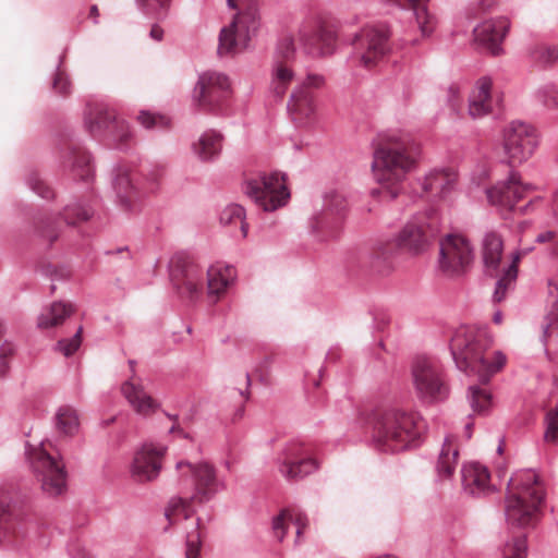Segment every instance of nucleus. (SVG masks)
Wrapping results in <instances>:
<instances>
[{
  "mask_svg": "<svg viewBox=\"0 0 558 558\" xmlns=\"http://www.w3.org/2000/svg\"><path fill=\"white\" fill-rule=\"evenodd\" d=\"M541 341L547 359L558 364V314L557 310L547 312L542 323Z\"/></svg>",
  "mask_w": 558,
  "mask_h": 558,
  "instance_id": "30",
  "label": "nucleus"
},
{
  "mask_svg": "<svg viewBox=\"0 0 558 558\" xmlns=\"http://www.w3.org/2000/svg\"><path fill=\"white\" fill-rule=\"evenodd\" d=\"M137 120L145 129L165 128L168 124L165 117L156 116L149 111H141Z\"/></svg>",
  "mask_w": 558,
  "mask_h": 558,
  "instance_id": "55",
  "label": "nucleus"
},
{
  "mask_svg": "<svg viewBox=\"0 0 558 558\" xmlns=\"http://www.w3.org/2000/svg\"><path fill=\"white\" fill-rule=\"evenodd\" d=\"M26 456L34 475L48 496L61 495L66 488V471L63 461L50 454L40 444L27 447Z\"/></svg>",
  "mask_w": 558,
  "mask_h": 558,
  "instance_id": "9",
  "label": "nucleus"
},
{
  "mask_svg": "<svg viewBox=\"0 0 558 558\" xmlns=\"http://www.w3.org/2000/svg\"><path fill=\"white\" fill-rule=\"evenodd\" d=\"M178 488L180 496L169 500L165 515L170 523L179 518L189 520L195 513L193 504L205 505L227 489L225 477L218 474L216 466L205 460L177 462Z\"/></svg>",
  "mask_w": 558,
  "mask_h": 558,
  "instance_id": "2",
  "label": "nucleus"
},
{
  "mask_svg": "<svg viewBox=\"0 0 558 558\" xmlns=\"http://www.w3.org/2000/svg\"><path fill=\"white\" fill-rule=\"evenodd\" d=\"M82 327H78L75 335L71 339H62L57 344L59 350L64 356L72 355L81 345L82 342Z\"/></svg>",
  "mask_w": 558,
  "mask_h": 558,
  "instance_id": "53",
  "label": "nucleus"
},
{
  "mask_svg": "<svg viewBox=\"0 0 558 558\" xmlns=\"http://www.w3.org/2000/svg\"><path fill=\"white\" fill-rule=\"evenodd\" d=\"M89 16L94 19V22L97 23V17L99 16L97 5H92L89 10Z\"/></svg>",
  "mask_w": 558,
  "mask_h": 558,
  "instance_id": "63",
  "label": "nucleus"
},
{
  "mask_svg": "<svg viewBox=\"0 0 558 558\" xmlns=\"http://www.w3.org/2000/svg\"><path fill=\"white\" fill-rule=\"evenodd\" d=\"M62 216L68 225H76L88 220L93 216V210L89 206L75 202L64 207Z\"/></svg>",
  "mask_w": 558,
  "mask_h": 558,
  "instance_id": "44",
  "label": "nucleus"
},
{
  "mask_svg": "<svg viewBox=\"0 0 558 558\" xmlns=\"http://www.w3.org/2000/svg\"><path fill=\"white\" fill-rule=\"evenodd\" d=\"M232 9L240 12L233 21L221 28L219 34L218 53L232 54L244 50L260 27V13L255 0H227Z\"/></svg>",
  "mask_w": 558,
  "mask_h": 558,
  "instance_id": "7",
  "label": "nucleus"
},
{
  "mask_svg": "<svg viewBox=\"0 0 558 558\" xmlns=\"http://www.w3.org/2000/svg\"><path fill=\"white\" fill-rule=\"evenodd\" d=\"M349 207V199L341 191H331L325 195L323 210L313 218L312 228L322 233V238L337 235L342 218Z\"/></svg>",
  "mask_w": 558,
  "mask_h": 558,
  "instance_id": "21",
  "label": "nucleus"
},
{
  "mask_svg": "<svg viewBox=\"0 0 558 558\" xmlns=\"http://www.w3.org/2000/svg\"><path fill=\"white\" fill-rule=\"evenodd\" d=\"M492 344L493 337L486 327L460 326L451 338L450 351L460 371L476 376L485 385L507 361L501 351L489 352Z\"/></svg>",
  "mask_w": 558,
  "mask_h": 558,
  "instance_id": "3",
  "label": "nucleus"
},
{
  "mask_svg": "<svg viewBox=\"0 0 558 558\" xmlns=\"http://www.w3.org/2000/svg\"><path fill=\"white\" fill-rule=\"evenodd\" d=\"M412 381L417 397L424 401H442L448 397L442 367L435 359L417 356L412 364Z\"/></svg>",
  "mask_w": 558,
  "mask_h": 558,
  "instance_id": "11",
  "label": "nucleus"
},
{
  "mask_svg": "<svg viewBox=\"0 0 558 558\" xmlns=\"http://www.w3.org/2000/svg\"><path fill=\"white\" fill-rule=\"evenodd\" d=\"M231 94V82L225 73L206 71L198 75L193 88L192 99L203 110L222 113Z\"/></svg>",
  "mask_w": 558,
  "mask_h": 558,
  "instance_id": "10",
  "label": "nucleus"
},
{
  "mask_svg": "<svg viewBox=\"0 0 558 558\" xmlns=\"http://www.w3.org/2000/svg\"><path fill=\"white\" fill-rule=\"evenodd\" d=\"M459 450L453 445V438L447 436L437 461V473L441 478H450L458 464Z\"/></svg>",
  "mask_w": 558,
  "mask_h": 558,
  "instance_id": "36",
  "label": "nucleus"
},
{
  "mask_svg": "<svg viewBox=\"0 0 558 558\" xmlns=\"http://www.w3.org/2000/svg\"><path fill=\"white\" fill-rule=\"evenodd\" d=\"M429 0H403L401 8L412 10L416 23L424 36L429 35L434 28L433 17L427 11V3Z\"/></svg>",
  "mask_w": 558,
  "mask_h": 558,
  "instance_id": "39",
  "label": "nucleus"
},
{
  "mask_svg": "<svg viewBox=\"0 0 558 558\" xmlns=\"http://www.w3.org/2000/svg\"><path fill=\"white\" fill-rule=\"evenodd\" d=\"M545 493L538 475L533 470L515 472L507 484L505 515L509 525L533 526L538 520Z\"/></svg>",
  "mask_w": 558,
  "mask_h": 558,
  "instance_id": "6",
  "label": "nucleus"
},
{
  "mask_svg": "<svg viewBox=\"0 0 558 558\" xmlns=\"http://www.w3.org/2000/svg\"><path fill=\"white\" fill-rule=\"evenodd\" d=\"M447 102L453 111H459L462 104V97L458 85L452 84L447 90Z\"/></svg>",
  "mask_w": 558,
  "mask_h": 558,
  "instance_id": "59",
  "label": "nucleus"
},
{
  "mask_svg": "<svg viewBox=\"0 0 558 558\" xmlns=\"http://www.w3.org/2000/svg\"><path fill=\"white\" fill-rule=\"evenodd\" d=\"M84 123L94 137L105 136L119 145L128 143L132 135L129 124L118 119L113 109L104 105L89 107L85 112Z\"/></svg>",
  "mask_w": 558,
  "mask_h": 558,
  "instance_id": "16",
  "label": "nucleus"
},
{
  "mask_svg": "<svg viewBox=\"0 0 558 558\" xmlns=\"http://www.w3.org/2000/svg\"><path fill=\"white\" fill-rule=\"evenodd\" d=\"M54 429L59 435L74 436L80 429V418L76 410L71 405H61L56 411Z\"/></svg>",
  "mask_w": 558,
  "mask_h": 558,
  "instance_id": "34",
  "label": "nucleus"
},
{
  "mask_svg": "<svg viewBox=\"0 0 558 558\" xmlns=\"http://www.w3.org/2000/svg\"><path fill=\"white\" fill-rule=\"evenodd\" d=\"M454 180V175L445 170H434L423 178L422 189L424 192L445 196L453 185Z\"/></svg>",
  "mask_w": 558,
  "mask_h": 558,
  "instance_id": "37",
  "label": "nucleus"
},
{
  "mask_svg": "<svg viewBox=\"0 0 558 558\" xmlns=\"http://www.w3.org/2000/svg\"><path fill=\"white\" fill-rule=\"evenodd\" d=\"M535 241L537 243H553L555 244L556 241H558V235L555 231L546 230L541 233H538L535 238Z\"/></svg>",
  "mask_w": 558,
  "mask_h": 558,
  "instance_id": "61",
  "label": "nucleus"
},
{
  "mask_svg": "<svg viewBox=\"0 0 558 558\" xmlns=\"http://www.w3.org/2000/svg\"><path fill=\"white\" fill-rule=\"evenodd\" d=\"M121 393L133 411L143 416L153 415L160 407L159 402L145 389L142 378L131 376L121 385Z\"/></svg>",
  "mask_w": 558,
  "mask_h": 558,
  "instance_id": "24",
  "label": "nucleus"
},
{
  "mask_svg": "<svg viewBox=\"0 0 558 558\" xmlns=\"http://www.w3.org/2000/svg\"><path fill=\"white\" fill-rule=\"evenodd\" d=\"M291 521L296 526V543L300 542L301 534L308 526V518L305 512L298 508H286L272 519L271 529L275 537L282 542L288 530V522Z\"/></svg>",
  "mask_w": 558,
  "mask_h": 558,
  "instance_id": "28",
  "label": "nucleus"
},
{
  "mask_svg": "<svg viewBox=\"0 0 558 558\" xmlns=\"http://www.w3.org/2000/svg\"><path fill=\"white\" fill-rule=\"evenodd\" d=\"M504 251V242L496 232L485 234L482 242V256L486 271L495 275L498 270Z\"/></svg>",
  "mask_w": 558,
  "mask_h": 558,
  "instance_id": "32",
  "label": "nucleus"
},
{
  "mask_svg": "<svg viewBox=\"0 0 558 558\" xmlns=\"http://www.w3.org/2000/svg\"><path fill=\"white\" fill-rule=\"evenodd\" d=\"M52 86L53 89L61 95H68L71 93V82L68 74L61 69L60 64L57 66Z\"/></svg>",
  "mask_w": 558,
  "mask_h": 558,
  "instance_id": "56",
  "label": "nucleus"
},
{
  "mask_svg": "<svg viewBox=\"0 0 558 558\" xmlns=\"http://www.w3.org/2000/svg\"><path fill=\"white\" fill-rule=\"evenodd\" d=\"M441 221L438 213L430 209L413 215L396 235L399 248L413 255L424 253L439 233Z\"/></svg>",
  "mask_w": 558,
  "mask_h": 558,
  "instance_id": "8",
  "label": "nucleus"
},
{
  "mask_svg": "<svg viewBox=\"0 0 558 558\" xmlns=\"http://www.w3.org/2000/svg\"><path fill=\"white\" fill-rule=\"evenodd\" d=\"M535 98L547 108L558 107V88L555 84L547 83L535 92Z\"/></svg>",
  "mask_w": 558,
  "mask_h": 558,
  "instance_id": "48",
  "label": "nucleus"
},
{
  "mask_svg": "<svg viewBox=\"0 0 558 558\" xmlns=\"http://www.w3.org/2000/svg\"><path fill=\"white\" fill-rule=\"evenodd\" d=\"M149 36L156 40V41H160L162 40L163 38V29L158 26V25H153L150 32H149Z\"/></svg>",
  "mask_w": 558,
  "mask_h": 558,
  "instance_id": "62",
  "label": "nucleus"
},
{
  "mask_svg": "<svg viewBox=\"0 0 558 558\" xmlns=\"http://www.w3.org/2000/svg\"><path fill=\"white\" fill-rule=\"evenodd\" d=\"M493 82L489 77H481L469 96V114L472 119L487 116L493 109Z\"/></svg>",
  "mask_w": 558,
  "mask_h": 558,
  "instance_id": "27",
  "label": "nucleus"
},
{
  "mask_svg": "<svg viewBox=\"0 0 558 558\" xmlns=\"http://www.w3.org/2000/svg\"><path fill=\"white\" fill-rule=\"evenodd\" d=\"M420 154V145L408 133L388 131L378 134L371 168L375 181L390 199L402 193L403 182L416 169Z\"/></svg>",
  "mask_w": 558,
  "mask_h": 558,
  "instance_id": "1",
  "label": "nucleus"
},
{
  "mask_svg": "<svg viewBox=\"0 0 558 558\" xmlns=\"http://www.w3.org/2000/svg\"><path fill=\"white\" fill-rule=\"evenodd\" d=\"M463 489L472 496H482L493 492L490 475L485 465L478 462H469L461 469Z\"/></svg>",
  "mask_w": 558,
  "mask_h": 558,
  "instance_id": "26",
  "label": "nucleus"
},
{
  "mask_svg": "<svg viewBox=\"0 0 558 558\" xmlns=\"http://www.w3.org/2000/svg\"><path fill=\"white\" fill-rule=\"evenodd\" d=\"M169 275L180 298L193 302L201 296L204 270L187 254L177 253L171 257Z\"/></svg>",
  "mask_w": 558,
  "mask_h": 558,
  "instance_id": "15",
  "label": "nucleus"
},
{
  "mask_svg": "<svg viewBox=\"0 0 558 558\" xmlns=\"http://www.w3.org/2000/svg\"><path fill=\"white\" fill-rule=\"evenodd\" d=\"M222 135L215 130L205 131L199 138L193 143V153L202 161H213L221 153L222 149Z\"/></svg>",
  "mask_w": 558,
  "mask_h": 558,
  "instance_id": "31",
  "label": "nucleus"
},
{
  "mask_svg": "<svg viewBox=\"0 0 558 558\" xmlns=\"http://www.w3.org/2000/svg\"><path fill=\"white\" fill-rule=\"evenodd\" d=\"M389 29L386 24L367 25L352 39V61L371 69L389 50Z\"/></svg>",
  "mask_w": 558,
  "mask_h": 558,
  "instance_id": "14",
  "label": "nucleus"
},
{
  "mask_svg": "<svg viewBox=\"0 0 558 558\" xmlns=\"http://www.w3.org/2000/svg\"><path fill=\"white\" fill-rule=\"evenodd\" d=\"M534 61L546 65L558 60V47L556 46H537L532 51Z\"/></svg>",
  "mask_w": 558,
  "mask_h": 558,
  "instance_id": "50",
  "label": "nucleus"
},
{
  "mask_svg": "<svg viewBox=\"0 0 558 558\" xmlns=\"http://www.w3.org/2000/svg\"><path fill=\"white\" fill-rule=\"evenodd\" d=\"M277 52L287 60L293 57L295 52V45L292 36L286 35L279 40Z\"/></svg>",
  "mask_w": 558,
  "mask_h": 558,
  "instance_id": "57",
  "label": "nucleus"
},
{
  "mask_svg": "<svg viewBox=\"0 0 558 558\" xmlns=\"http://www.w3.org/2000/svg\"><path fill=\"white\" fill-rule=\"evenodd\" d=\"M325 84L320 74H308L292 92L287 105L292 120L300 126L310 125L315 117V97L311 88L318 89Z\"/></svg>",
  "mask_w": 558,
  "mask_h": 558,
  "instance_id": "19",
  "label": "nucleus"
},
{
  "mask_svg": "<svg viewBox=\"0 0 558 558\" xmlns=\"http://www.w3.org/2000/svg\"><path fill=\"white\" fill-rule=\"evenodd\" d=\"M536 129L522 121H512L502 131V148L506 161L515 167L527 161L538 146Z\"/></svg>",
  "mask_w": 558,
  "mask_h": 558,
  "instance_id": "12",
  "label": "nucleus"
},
{
  "mask_svg": "<svg viewBox=\"0 0 558 558\" xmlns=\"http://www.w3.org/2000/svg\"><path fill=\"white\" fill-rule=\"evenodd\" d=\"M276 464L280 474L289 481L302 480L319 468L318 461L298 440L286 444L277 454Z\"/></svg>",
  "mask_w": 558,
  "mask_h": 558,
  "instance_id": "17",
  "label": "nucleus"
},
{
  "mask_svg": "<svg viewBox=\"0 0 558 558\" xmlns=\"http://www.w3.org/2000/svg\"><path fill=\"white\" fill-rule=\"evenodd\" d=\"M544 438L549 442L558 441V407L546 414Z\"/></svg>",
  "mask_w": 558,
  "mask_h": 558,
  "instance_id": "52",
  "label": "nucleus"
},
{
  "mask_svg": "<svg viewBox=\"0 0 558 558\" xmlns=\"http://www.w3.org/2000/svg\"><path fill=\"white\" fill-rule=\"evenodd\" d=\"M243 191L264 211H274L284 206L290 197L284 175L278 172L247 180Z\"/></svg>",
  "mask_w": 558,
  "mask_h": 558,
  "instance_id": "13",
  "label": "nucleus"
},
{
  "mask_svg": "<svg viewBox=\"0 0 558 558\" xmlns=\"http://www.w3.org/2000/svg\"><path fill=\"white\" fill-rule=\"evenodd\" d=\"M29 492L13 483L0 485V545L7 549L24 550L41 543V524L27 517Z\"/></svg>",
  "mask_w": 558,
  "mask_h": 558,
  "instance_id": "4",
  "label": "nucleus"
},
{
  "mask_svg": "<svg viewBox=\"0 0 558 558\" xmlns=\"http://www.w3.org/2000/svg\"><path fill=\"white\" fill-rule=\"evenodd\" d=\"M113 187L117 193V203L121 210L131 215L140 213L138 192L132 184L128 173H118L113 180Z\"/></svg>",
  "mask_w": 558,
  "mask_h": 558,
  "instance_id": "29",
  "label": "nucleus"
},
{
  "mask_svg": "<svg viewBox=\"0 0 558 558\" xmlns=\"http://www.w3.org/2000/svg\"><path fill=\"white\" fill-rule=\"evenodd\" d=\"M293 78L294 73L292 69H290L287 64L280 61H276L271 70V93H274L275 96L281 98L286 94Z\"/></svg>",
  "mask_w": 558,
  "mask_h": 558,
  "instance_id": "38",
  "label": "nucleus"
},
{
  "mask_svg": "<svg viewBox=\"0 0 558 558\" xmlns=\"http://www.w3.org/2000/svg\"><path fill=\"white\" fill-rule=\"evenodd\" d=\"M520 258L521 252L513 253L511 264L504 270L501 277L497 280L493 295L495 302H501L506 298L508 289L515 281Z\"/></svg>",
  "mask_w": 558,
  "mask_h": 558,
  "instance_id": "40",
  "label": "nucleus"
},
{
  "mask_svg": "<svg viewBox=\"0 0 558 558\" xmlns=\"http://www.w3.org/2000/svg\"><path fill=\"white\" fill-rule=\"evenodd\" d=\"M36 232L39 236L46 239L49 244L58 239V229L49 218L40 217L36 222Z\"/></svg>",
  "mask_w": 558,
  "mask_h": 558,
  "instance_id": "51",
  "label": "nucleus"
},
{
  "mask_svg": "<svg viewBox=\"0 0 558 558\" xmlns=\"http://www.w3.org/2000/svg\"><path fill=\"white\" fill-rule=\"evenodd\" d=\"M473 259V248L468 239L448 234L440 241L439 270L449 277L460 276Z\"/></svg>",
  "mask_w": 558,
  "mask_h": 558,
  "instance_id": "18",
  "label": "nucleus"
},
{
  "mask_svg": "<svg viewBox=\"0 0 558 558\" xmlns=\"http://www.w3.org/2000/svg\"><path fill=\"white\" fill-rule=\"evenodd\" d=\"M69 161L71 162L72 171L75 175H77L83 181H88L94 175V169L92 166L90 155L82 150L81 148H75L69 153Z\"/></svg>",
  "mask_w": 558,
  "mask_h": 558,
  "instance_id": "41",
  "label": "nucleus"
},
{
  "mask_svg": "<svg viewBox=\"0 0 558 558\" xmlns=\"http://www.w3.org/2000/svg\"><path fill=\"white\" fill-rule=\"evenodd\" d=\"M509 26V21L506 17H498L484 21L474 27L473 33L475 39L489 48L493 54H499L500 44L507 35Z\"/></svg>",
  "mask_w": 558,
  "mask_h": 558,
  "instance_id": "25",
  "label": "nucleus"
},
{
  "mask_svg": "<svg viewBox=\"0 0 558 558\" xmlns=\"http://www.w3.org/2000/svg\"><path fill=\"white\" fill-rule=\"evenodd\" d=\"M207 287L210 295H220L234 278V269L230 266H211L207 269Z\"/></svg>",
  "mask_w": 558,
  "mask_h": 558,
  "instance_id": "35",
  "label": "nucleus"
},
{
  "mask_svg": "<svg viewBox=\"0 0 558 558\" xmlns=\"http://www.w3.org/2000/svg\"><path fill=\"white\" fill-rule=\"evenodd\" d=\"M138 8L154 19H163L170 4V0H136Z\"/></svg>",
  "mask_w": 558,
  "mask_h": 558,
  "instance_id": "47",
  "label": "nucleus"
},
{
  "mask_svg": "<svg viewBox=\"0 0 558 558\" xmlns=\"http://www.w3.org/2000/svg\"><path fill=\"white\" fill-rule=\"evenodd\" d=\"M369 425L377 448L390 452L408 449L421 438L426 428L417 412L398 407L376 409L371 415Z\"/></svg>",
  "mask_w": 558,
  "mask_h": 558,
  "instance_id": "5",
  "label": "nucleus"
},
{
  "mask_svg": "<svg viewBox=\"0 0 558 558\" xmlns=\"http://www.w3.org/2000/svg\"><path fill=\"white\" fill-rule=\"evenodd\" d=\"M74 307L71 303L53 302L43 310L38 316L37 326L48 329L61 325L72 313Z\"/></svg>",
  "mask_w": 558,
  "mask_h": 558,
  "instance_id": "33",
  "label": "nucleus"
},
{
  "mask_svg": "<svg viewBox=\"0 0 558 558\" xmlns=\"http://www.w3.org/2000/svg\"><path fill=\"white\" fill-rule=\"evenodd\" d=\"M201 519L194 522V529L186 533L185 558H198L202 547Z\"/></svg>",
  "mask_w": 558,
  "mask_h": 558,
  "instance_id": "46",
  "label": "nucleus"
},
{
  "mask_svg": "<svg viewBox=\"0 0 558 558\" xmlns=\"http://www.w3.org/2000/svg\"><path fill=\"white\" fill-rule=\"evenodd\" d=\"M167 446L160 442H145L135 452L131 464L132 477L141 483L156 480L162 469Z\"/></svg>",
  "mask_w": 558,
  "mask_h": 558,
  "instance_id": "22",
  "label": "nucleus"
},
{
  "mask_svg": "<svg viewBox=\"0 0 558 558\" xmlns=\"http://www.w3.org/2000/svg\"><path fill=\"white\" fill-rule=\"evenodd\" d=\"M15 352V345L11 342H3L0 345V376H3L9 368L7 359L13 355Z\"/></svg>",
  "mask_w": 558,
  "mask_h": 558,
  "instance_id": "58",
  "label": "nucleus"
},
{
  "mask_svg": "<svg viewBox=\"0 0 558 558\" xmlns=\"http://www.w3.org/2000/svg\"><path fill=\"white\" fill-rule=\"evenodd\" d=\"M468 399L472 410L477 414H485L492 407L490 392L476 385L469 387Z\"/></svg>",
  "mask_w": 558,
  "mask_h": 558,
  "instance_id": "43",
  "label": "nucleus"
},
{
  "mask_svg": "<svg viewBox=\"0 0 558 558\" xmlns=\"http://www.w3.org/2000/svg\"><path fill=\"white\" fill-rule=\"evenodd\" d=\"M299 40L306 54L322 57L335 51L337 36L332 27L315 23L300 28Z\"/></svg>",
  "mask_w": 558,
  "mask_h": 558,
  "instance_id": "23",
  "label": "nucleus"
},
{
  "mask_svg": "<svg viewBox=\"0 0 558 558\" xmlns=\"http://www.w3.org/2000/svg\"><path fill=\"white\" fill-rule=\"evenodd\" d=\"M392 248L385 244H378L371 254V266L378 272L389 271L391 268L390 257Z\"/></svg>",
  "mask_w": 558,
  "mask_h": 558,
  "instance_id": "45",
  "label": "nucleus"
},
{
  "mask_svg": "<svg viewBox=\"0 0 558 558\" xmlns=\"http://www.w3.org/2000/svg\"><path fill=\"white\" fill-rule=\"evenodd\" d=\"M27 185L29 189L43 198L49 199L53 196L52 190L35 172H32L27 178Z\"/></svg>",
  "mask_w": 558,
  "mask_h": 558,
  "instance_id": "54",
  "label": "nucleus"
},
{
  "mask_svg": "<svg viewBox=\"0 0 558 558\" xmlns=\"http://www.w3.org/2000/svg\"><path fill=\"white\" fill-rule=\"evenodd\" d=\"M529 189H531V185H523L520 181L519 174L512 172L507 181L499 182L495 186L488 189L486 194L488 202L496 206L502 215L506 216L511 211L525 214L527 208L534 205L536 201H530L522 207H515V204L524 196V193Z\"/></svg>",
  "mask_w": 558,
  "mask_h": 558,
  "instance_id": "20",
  "label": "nucleus"
},
{
  "mask_svg": "<svg viewBox=\"0 0 558 558\" xmlns=\"http://www.w3.org/2000/svg\"><path fill=\"white\" fill-rule=\"evenodd\" d=\"M548 298L550 302L548 312L557 310L558 314V286L550 280L548 281Z\"/></svg>",
  "mask_w": 558,
  "mask_h": 558,
  "instance_id": "60",
  "label": "nucleus"
},
{
  "mask_svg": "<svg viewBox=\"0 0 558 558\" xmlns=\"http://www.w3.org/2000/svg\"><path fill=\"white\" fill-rule=\"evenodd\" d=\"M527 544L525 536L513 538L504 548V558H526Z\"/></svg>",
  "mask_w": 558,
  "mask_h": 558,
  "instance_id": "49",
  "label": "nucleus"
},
{
  "mask_svg": "<svg viewBox=\"0 0 558 558\" xmlns=\"http://www.w3.org/2000/svg\"><path fill=\"white\" fill-rule=\"evenodd\" d=\"M246 214L243 206L229 204L220 213V222L223 226H239L242 238H246L248 225L245 221Z\"/></svg>",
  "mask_w": 558,
  "mask_h": 558,
  "instance_id": "42",
  "label": "nucleus"
},
{
  "mask_svg": "<svg viewBox=\"0 0 558 558\" xmlns=\"http://www.w3.org/2000/svg\"><path fill=\"white\" fill-rule=\"evenodd\" d=\"M502 320V314L500 311H497L493 316V322L496 324H500Z\"/></svg>",
  "mask_w": 558,
  "mask_h": 558,
  "instance_id": "64",
  "label": "nucleus"
}]
</instances>
